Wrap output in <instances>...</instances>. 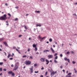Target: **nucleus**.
Instances as JSON below:
<instances>
[{"label":"nucleus","mask_w":77,"mask_h":77,"mask_svg":"<svg viewBox=\"0 0 77 77\" xmlns=\"http://www.w3.org/2000/svg\"><path fill=\"white\" fill-rule=\"evenodd\" d=\"M7 16L6 14H4L3 16L0 17V20H6L7 18Z\"/></svg>","instance_id":"1"},{"label":"nucleus","mask_w":77,"mask_h":77,"mask_svg":"<svg viewBox=\"0 0 77 77\" xmlns=\"http://www.w3.org/2000/svg\"><path fill=\"white\" fill-rule=\"evenodd\" d=\"M50 72H51V77L53 76V75H54L55 74H56V73H57V71L54 72L53 71H50Z\"/></svg>","instance_id":"2"},{"label":"nucleus","mask_w":77,"mask_h":77,"mask_svg":"<svg viewBox=\"0 0 77 77\" xmlns=\"http://www.w3.org/2000/svg\"><path fill=\"white\" fill-rule=\"evenodd\" d=\"M25 64L26 65H29L31 64V61L29 60L26 61H25Z\"/></svg>","instance_id":"3"},{"label":"nucleus","mask_w":77,"mask_h":77,"mask_svg":"<svg viewBox=\"0 0 77 77\" xmlns=\"http://www.w3.org/2000/svg\"><path fill=\"white\" fill-rule=\"evenodd\" d=\"M48 59H52V58H53V55L49 54L48 56Z\"/></svg>","instance_id":"4"},{"label":"nucleus","mask_w":77,"mask_h":77,"mask_svg":"<svg viewBox=\"0 0 77 77\" xmlns=\"http://www.w3.org/2000/svg\"><path fill=\"white\" fill-rule=\"evenodd\" d=\"M72 74V73H71V72L69 73L68 74V75H67L66 76V77H72V76H71Z\"/></svg>","instance_id":"5"},{"label":"nucleus","mask_w":77,"mask_h":77,"mask_svg":"<svg viewBox=\"0 0 77 77\" xmlns=\"http://www.w3.org/2000/svg\"><path fill=\"white\" fill-rule=\"evenodd\" d=\"M38 38L40 39H41L42 40H43V39H45V38H46V37H44L43 38H42V37H41L40 35H39L38 36Z\"/></svg>","instance_id":"6"},{"label":"nucleus","mask_w":77,"mask_h":77,"mask_svg":"<svg viewBox=\"0 0 77 77\" xmlns=\"http://www.w3.org/2000/svg\"><path fill=\"white\" fill-rule=\"evenodd\" d=\"M45 58H42L40 59V60L41 62H45Z\"/></svg>","instance_id":"7"},{"label":"nucleus","mask_w":77,"mask_h":77,"mask_svg":"<svg viewBox=\"0 0 77 77\" xmlns=\"http://www.w3.org/2000/svg\"><path fill=\"white\" fill-rule=\"evenodd\" d=\"M64 59L65 60H66H66H67V61L69 63H70V61L69 60V59H67L66 58H64Z\"/></svg>","instance_id":"8"},{"label":"nucleus","mask_w":77,"mask_h":77,"mask_svg":"<svg viewBox=\"0 0 77 77\" xmlns=\"http://www.w3.org/2000/svg\"><path fill=\"white\" fill-rule=\"evenodd\" d=\"M18 66H17V65H15V67L14 68L13 70H17V69H18Z\"/></svg>","instance_id":"9"},{"label":"nucleus","mask_w":77,"mask_h":77,"mask_svg":"<svg viewBox=\"0 0 77 77\" xmlns=\"http://www.w3.org/2000/svg\"><path fill=\"white\" fill-rule=\"evenodd\" d=\"M3 43L6 46V47H8V45L7 44V43L6 42H4Z\"/></svg>","instance_id":"10"},{"label":"nucleus","mask_w":77,"mask_h":77,"mask_svg":"<svg viewBox=\"0 0 77 77\" xmlns=\"http://www.w3.org/2000/svg\"><path fill=\"white\" fill-rule=\"evenodd\" d=\"M45 60L46 62H47V63H46V65H48V63H49V61L47 59H46Z\"/></svg>","instance_id":"11"},{"label":"nucleus","mask_w":77,"mask_h":77,"mask_svg":"<svg viewBox=\"0 0 77 77\" xmlns=\"http://www.w3.org/2000/svg\"><path fill=\"white\" fill-rule=\"evenodd\" d=\"M36 45H35V44H33V45H32V46H33V48H36Z\"/></svg>","instance_id":"12"},{"label":"nucleus","mask_w":77,"mask_h":77,"mask_svg":"<svg viewBox=\"0 0 77 77\" xmlns=\"http://www.w3.org/2000/svg\"><path fill=\"white\" fill-rule=\"evenodd\" d=\"M5 39V38H0V41H3Z\"/></svg>","instance_id":"13"},{"label":"nucleus","mask_w":77,"mask_h":77,"mask_svg":"<svg viewBox=\"0 0 77 77\" xmlns=\"http://www.w3.org/2000/svg\"><path fill=\"white\" fill-rule=\"evenodd\" d=\"M12 72H13L12 71H9L8 73L9 74H12Z\"/></svg>","instance_id":"14"},{"label":"nucleus","mask_w":77,"mask_h":77,"mask_svg":"<svg viewBox=\"0 0 77 77\" xmlns=\"http://www.w3.org/2000/svg\"><path fill=\"white\" fill-rule=\"evenodd\" d=\"M51 51H52V52H53V53H54V50H53V48H51Z\"/></svg>","instance_id":"15"},{"label":"nucleus","mask_w":77,"mask_h":77,"mask_svg":"<svg viewBox=\"0 0 77 77\" xmlns=\"http://www.w3.org/2000/svg\"><path fill=\"white\" fill-rule=\"evenodd\" d=\"M38 26L39 27H41V25L40 24H37L36 25V27H38Z\"/></svg>","instance_id":"16"},{"label":"nucleus","mask_w":77,"mask_h":77,"mask_svg":"<svg viewBox=\"0 0 77 77\" xmlns=\"http://www.w3.org/2000/svg\"><path fill=\"white\" fill-rule=\"evenodd\" d=\"M49 52V50H45L43 51V52L44 53H45V52Z\"/></svg>","instance_id":"17"},{"label":"nucleus","mask_w":77,"mask_h":77,"mask_svg":"<svg viewBox=\"0 0 77 77\" xmlns=\"http://www.w3.org/2000/svg\"><path fill=\"white\" fill-rule=\"evenodd\" d=\"M11 75L13 77H14L15 76V73H14L12 72V74H11Z\"/></svg>","instance_id":"18"},{"label":"nucleus","mask_w":77,"mask_h":77,"mask_svg":"<svg viewBox=\"0 0 77 77\" xmlns=\"http://www.w3.org/2000/svg\"><path fill=\"white\" fill-rule=\"evenodd\" d=\"M16 51H17L18 52V53H19V54H21V52H20V51H19V50H18V49H16Z\"/></svg>","instance_id":"19"},{"label":"nucleus","mask_w":77,"mask_h":77,"mask_svg":"<svg viewBox=\"0 0 77 77\" xmlns=\"http://www.w3.org/2000/svg\"><path fill=\"white\" fill-rule=\"evenodd\" d=\"M24 26V27L25 29H26V30H27V29H28V28H27V27L26 26Z\"/></svg>","instance_id":"20"},{"label":"nucleus","mask_w":77,"mask_h":77,"mask_svg":"<svg viewBox=\"0 0 77 77\" xmlns=\"http://www.w3.org/2000/svg\"><path fill=\"white\" fill-rule=\"evenodd\" d=\"M34 50H35V51H37V50H38V48H37V47H36V48H35Z\"/></svg>","instance_id":"21"},{"label":"nucleus","mask_w":77,"mask_h":77,"mask_svg":"<svg viewBox=\"0 0 77 77\" xmlns=\"http://www.w3.org/2000/svg\"><path fill=\"white\" fill-rule=\"evenodd\" d=\"M11 54H10L8 55L7 57H8V58H9V57H11Z\"/></svg>","instance_id":"22"},{"label":"nucleus","mask_w":77,"mask_h":77,"mask_svg":"<svg viewBox=\"0 0 77 77\" xmlns=\"http://www.w3.org/2000/svg\"><path fill=\"white\" fill-rule=\"evenodd\" d=\"M33 66H32L31 67V68H29L30 70H33Z\"/></svg>","instance_id":"23"},{"label":"nucleus","mask_w":77,"mask_h":77,"mask_svg":"<svg viewBox=\"0 0 77 77\" xmlns=\"http://www.w3.org/2000/svg\"><path fill=\"white\" fill-rule=\"evenodd\" d=\"M54 63H58L57 61L56 60H54Z\"/></svg>","instance_id":"24"},{"label":"nucleus","mask_w":77,"mask_h":77,"mask_svg":"<svg viewBox=\"0 0 77 77\" xmlns=\"http://www.w3.org/2000/svg\"><path fill=\"white\" fill-rule=\"evenodd\" d=\"M3 64V62H0V65H2Z\"/></svg>","instance_id":"25"},{"label":"nucleus","mask_w":77,"mask_h":77,"mask_svg":"<svg viewBox=\"0 0 77 77\" xmlns=\"http://www.w3.org/2000/svg\"><path fill=\"white\" fill-rule=\"evenodd\" d=\"M35 12H36V13H40V11H35Z\"/></svg>","instance_id":"26"},{"label":"nucleus","mask_w":77,"mask_h":77,"mask_svg":"<svg viewBox=\"0 0 77 77\" xmlns=\"http://www.w3.org/2000/svg\"><path fill=\"white\" fill-rule=\"evenodd\" d=\"M26 57H27V55H24V56H23L22 57L23 58H26Z\"/></svg>","instance_id":"27"},{"label":"nucleus","mask_w":77,"mask_h":77,"mask_svg":"<svg viewBox=\"0 0 77 77\" xmlns=\"http://www.w3.org/2000/svg\"><path fill=\"white\" fill-rule=\"evenodd\" d=\"M29 59H33V57L32 56H31L29 57Z\"/></svg>","instance_id":"28"},{"label":"nucleus","mask_w":77,"mask_h":77,"mask_svg":"<svg viewBox=\"0 0 77 77\" xmlns=\"http://www.w3.org/2000/svg\"><path fill=\"white\" fill-rule=\"evenodd\" d=\"M57 58H58L57 56H55V59H57Z\"/></svg>","instance_id":"29"},{"label":"nucleus","mask_w":77,"mask_h":77,"mask_svg":"<svg viewBox=\"0 0 77 77\" xmlns=\"http://www.w3.org/2000/svg\"><path fill=\"white\" fill-rule=\"evenodd\" d=\"M49 41H50V42H52V39L51 38H50L49 39Z\"/></svg>","instance_id":"30"},{"label":"nucleus","mask_w":77,"mask_h":77,"mask_svg":"<svg viewBox=\"0 0 77 77\" xmlns=\"http://www.w3.org/2000/svg\"><path fill=\"white\" fill-rule=\"evenodd\" d=\"M18 18H16L14 20V21H18Z\"/></svg>","instance_id":"31"},{"label":"nucleus","mask_w":77,"mask_h":77,"mask_svg":"<svg viewBox=\"0 0 77 77\" xmlns=\"http://www.w3.org/2000/svg\"><path fill=\"white\" fill-rule=\"evenodd\" d=\"M48 73V72H45V75H47Z\"/></svg>","instance_id":"32"},{"label":"nucleus","mask_w":77,"mask_h":77,"mask_svg":"<svg viewBox=\"0 0 77 77\" xmlns=\"http://www.w3.org/2000/svg\"><path fill=\"white\" fill-rule=\"evenodd\" d=\"M57 53H55L54 54V56H57Z\"/></svg>","instance_id":"33"},{"label":"nucleus","mask_w":77,"mask_h":77,"mask_svg":"<svg viewBox=\"0 0 77 77\" xmlns=\"http://www.w3.org/2000/svg\"><path fill=\"white\" fill-rule=\"evenodd\" d=\"M66 53L67 54H70V52H69V51H68Z\"/></svg>","instance_id":"34"},{"label":"nucleus","mask_w":77,"mask_h":77,"mask_svg":"<svg viewBox=\"0 0 77 77\" xmlns=\"http://www.w3.org/2000/svg\"><path fill=\"white\" fill-rule=\"evenodd\" d=\"M8 16H9V17H11V15L10 14L8 13Z\"/></svg>","instance_id":"35"},{"label":"nucleus","mask_w":77,"mask_h":77,"mask_svg":"<svg viewBox=\"0 0 77 77\" xmlns=\"http://www.w3.org/2000/svg\"><path fill=\"white\" fill-rule=\"evenodd\" d=\"M30 71V74H32L33 72V70H31Z\"/></svg>","instance_id":"36"},{"label":"nucleus","mask_w":77,"mask_h":77,"mask_svg":"<svg viewBox=\"0 0 77 77\" xmlns=\"http://www.w3.org/2000/svg\"><path fill=\"white\" fill-rule=\"evenodd\" d=\"M72 63H73V64H75V62H74V61H73L72 62Z\"/></svg>","instance_id":"37"},{"label":"nucleus","mask_w":77,"mask_h":77,"mask_svg":"<svg viewBox=\"0 0 77 77\" xmlns=\"http://www.w3.org/2000/svg\"><path fill=\"white\" fill-rule=\"evenodd\" d=\"M37 66V64H35L34 65V66Z\"/></svg>","instance_id":"38"},{"label":"nucleus","mask_w":77,"mask_h":77,"mask_svg":"<svg viewBox=\"0 0 77 77\" xmlns=\"http://www.w3.org/2000/svg\"><path fill=\"white\" fill-rule=\"evenodd\" d=\"M22 36V35H19V37L20 38V37H21Z\"/></svg>","instance_id":"39"},{"label":"nucleus","mask_w":77,"mask_h":77,"mask_svg":"<svg viewBox=\"0 0 77 77\" xmlns=\"http://www.w3.org/2000/svg\"><path fill=\"white\" fill-rule=\"evenodd\" d=\"M38 72H38V71H35V73H38Z\"/></svg>","instance_id":"40"},{"label":"nucleus","mask_w":77,"mask_h":77,"mask_svg":"<svg viewBox=\"0 0 77 77\" xmlns=\"http://www.w3.org/2000/svg\"><path fill=\"white\" fill-rule=\"evenodd\" d=\"M14 56V54L12 53V55L11 56V57H13Z\"/></svg>","instance_id":"41"},{"label":"nucleus","mask_w":77,"mask_h":77,"mask_svg":"<svg viewBox=\"0 0 77 77\" xmlns=\"http://www.w3.org/2000/svg\"><path fill=\"white\" fill-rule=\"evenodd\" d=\"M60 57H62L63 56V55H62V54H60Z\"/></svg>","instance_id":"42"},{"label":"nucleus","mask_w":77,"mask_h":77,"mask_svg":"<svg viewBox=\"0 0 77 77\" xmlns=\"http://www.w3.org/2000/svg\"><path fill=\"white\" fill-rule=\"evenodd\" d=\"M71 53H72V54H74V52L73 51H71Z\"/></svg>","instance_id":"43"},{"label":"nucleus","mask_w":77,"mask_h":77,"mask_svg":"<svg viewBox=\"0 0 77 77\" xmlns=\"http://www.w3.org/2000/svg\"><path fill=\"white\" fill-rule=\"evenodd\" d=\"M3 60H4V61H5V62H6V60L5 59H4Z\"/></svg>","instance_id":"44"},{"label":"nucleus","mask_w":77,"mask_h":77,"mask_svg":"<svg viewBox=\"0 0 77 77\" xmlns=\"http://www.w3.org/2000/svg\"><path fill=\"white\" fill-rule=\"evenodd\" d=\"M68 63H65L66 65H68Z\"/></svg>","instance_id":"45"},{"label":"nucleus","mask_w":77,"mask_h":77,"mask_svg":"<svg viewBox=\"0 0 77 77\" xmlns=\"http://www.w3.org/2000/svg\"><path fill=\"white\" fill-rule=\"evenodd\" d=\"M15 8L16 9H18L19 8L18 6L16 7Z\"/></svg>","instance_id":"46"},{"label":"nucleus","mask_w":77,"mask_h":77,"mask_svg":"<svg viewBox=\"0 0 77 77\" xmlns=\"http://www.w3.org/2000/svg\"><path fill=\"white\" fill-rule=\"evenodd\" d=\"M13 48L14 49H16V47L14 46L13 47Z\"/></svg>","instance_id":"47"},{"label":"nucleus","mask_w":77,"mask_h":77,"mask_svg":"<svg viewBox=\"0 0 77 77\" xmlns=\"http://www.w3.org/2000/svg\"><path fill=\"white\" fill-rule=\"evenodd\" d=\"M62 71H63V72H65V70H64V69H63L62 70Z\"/></svg>","instance_id":"48"},{"label":"nucleus","mask_w":77,"mask_h":77,"mask_svg":"<svg viewBox=\"0 0 77 77\" xmlns=\"http://www.w3.org/2000/svg\"><path fill=\"white\" fill-rule=\"evenodd\" d=\"M4 71H6V69H4Z\"/></svg>","instance_id":"49"},{"label":"nucleus","mask_w":77,"mask_h":77,"mask_svg":"<svg viewBox=\"0 0 77 77\" xmlns=\"http://www.w3.org/2000/svg\"><path fill=\"white\" fill-rule=\"evenodd\" d=\"M13 58H10V60H13Z\"/></svg>","instance_id":"50"},{"label":"nucleus","mask_w":77,"mask_h":77,"mask_svg":"<svg viewBox=\"0 0 77 77\" xmlns=\"http://www.w3.org/2000/svg\"><path fill=\"white\" fill-rule=\"evenodd\" d=\"M0 71H2V68H0Z\"/></svg>","instance_id":"51"},{"label":"nucleus","mask_w":77,"mask_h":77,"mask_svg":"<svg viewBox=\"0 0 77 77\" xmlns=\"http://www.w3.org/2000/svg\"><path fill=\"white\" fill-rule=\"evenodd\" d=\"M74 15H75L76 17H77V15H76V14L75 13L74 14H73Z\"/></svg>","instance_id":"52"},{"label":"nucleus","mask_w":77,"mask_h":77,"mask_svg":"<svg viewBox=\"0 0 77 77\" xmlns=\"http://www.w3.org/2000/svg\"><path fill=\"white\" fill-rule=\"evenodd\" d=\"M11 67H13L14 66V65L12 64V65H11Z\"/></svg>","instance_id":"53"},{"label":"nucleus","mask_w":77,"mask_h":77,"mask_svg":"<svg viewBox=\"0 0 77 77\" xmlns=\"http://www.w3.org/2000/svg\"><path fill=\"white\" fill-rule=\"evenodd\" d=\"M44 69V68L43 67H42L41 69L43 70Z\"/></svg>","instance_id":"54"},{"label":"nucleus","mask_w":77,"mask_h":77,"mask_svg":"<svg viewBox=\"0 0 77 77\" xmlns=\"http://www.w3.org/2000/svg\"><path fill=\"white\" fill-rule=\"evenodd\" d=\"M28 51H30V49L29 48L28 49Z\"/></svg>","instance_id":"55"},{"label":"nucleus","mask_w":77,"mask_h":77,"mask_svg":"<svg viewBox=\"0 0 77 77\" xmlns=\"http://www.w3.org/2000/svg\"><path fill=\"white\" fill-rule=\"evenodd\" d=\"M0 47H1V48H2V47H3V46L2 45H0Z\"/></svg>","instance_id":"56"},{"label":"nucleus","mask_w":77,"mask_h":77,"mask_svg":"<svg viewBox=\"0 0 77 77\" xmlns=\"http://www.w3.org/2000/svg\"><path fill=\"white\" fill-rule=\"evenodd\" d=\"M40 77H44V76H43V75H40Z\"/></svg>","instance_id":"57"},{"label":"nucleus","mask_w":77,"mask_h":77,"mask_svg":"<svg viewBox=\"0 0 77 77\" xmlns=\"http://www.w3.org/2000/svg\"><path fill=\"white\" fill-rule=\"evenodd\" d=\"M36 54H39V53L38 52H36Z\"/></svg>","instance_id":"58"},{"label":"nucleus","mask_w":77,"mask_h":77,"mask_svg":"<svg viewBox=\"0 0 77 77\" xmlns=\"http://www.w3.org/2000/svg\"><path fill=\"white\" fill-rule=\"evenodd\" d=\"M5 55V56H6L7 55L6 54V52H4Z\"/></svg>","instance_id":"59"},{"label":"nucleus","mask_w":77,"mask_h":77,"mask_svg":"<svg viewBox=\"0 0 77 77\" xmlns=\"http://www.w3.org/2000/svg\"><path fill=\"white\" fill-rule=\"evenodd\" d=\"M5 6H8V4H7V3H5Z\"/></svg>","instance_id":"60"},{"label":"nucleus","mask_w":77,"mask_h":77,"mask_svg":"<svg viewBox=\"0 0 77 77\" xmlns=\"http://www.w3.org/2000/svg\"><path fill=\"white\" fill-rule=\"evenodd\" d=\"M53 47L54 48H55L56 46L55 45H53Z\"/></svg>","instance_id":"61"},{"label":"nucleus","mask_w":77,"mask_h":77,"mask_svg":"<svg viewBox=\"0 0 77 77\" xmlns=\"http://www.w3.org/2000/svg\"><path fill=\"white\" fill-rule=\"evenodd\" d=\"M74 70L75 71H77L75 68L74 69Z\"/></svg>","instance_id":"62"},{"label":"nucleus","mask_w":77,"mask_h":77,"mask_svg":"<svg viewBox=\"0 0 77 77\" xmlns=\"http://www.w3.org/2000/svg\"><path fill=\"white\" fill-rule=\"evenodd\" d=\"M75 73H77V71L76 70V71H75Z\"/></svg>","instance_id":"63"},{"label":"nucleus","mask_w":77,"mask_h":77,"mask_svg":"<svg viewBox=\"0 0 77 77\" xmlns=\"http://www.w3.org/2000/svg\"><path fill=\"white\" fill-rule=\"evenodd\" d=\"M62 68V66H60V68Z\"/></svg>","instance_id":"64"}]
</instances>
